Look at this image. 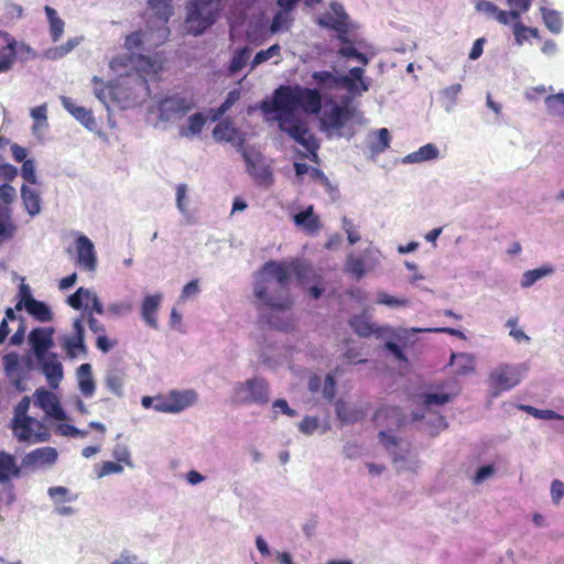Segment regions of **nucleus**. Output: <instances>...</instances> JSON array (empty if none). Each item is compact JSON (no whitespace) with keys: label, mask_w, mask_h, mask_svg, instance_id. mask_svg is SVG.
<instances>
[{"label":"nucleus","mask_w":564,"mask_h":564,"mask_svg":"<svg viewBox=\"0 0 564 564\" xmlns=\"http://www.w3.org/2000/svg\"><path fill=\"white\" fill-rule=\"evenodd\" d=\"M352 329L361 337H368L376 333L375 326L361 316H354L349 321Z\"/></svg>","instance_id":"nucleus-41"},{"label":"nucleus","mask_w":564,"mask_h":564,"mask_svg":"<svg viewBox=\"0 0 564 564\" xmlns=\"http://www.w3.org/2000/svg\"><path fill=\"white\" fill-rule=\"evenodd\" d=\"M58 434L63 436H70V437H85L87 435L86 431L79 430L75 427L74 425L64 423L59 424L57 426Z\"/></svg>","instance_id":"nucleus-56"},{"label":"nucleus","mask_w":564,"mask_h":564,"mask_svg":"<svg viewBox=\"0 0 564 564\" xmlns=\"http://www.w3.org/2000/svg\"><path fill=\"white\" fill-rule=\"evenodd\" d=\"M452 359L457 360V362L462 364L456 370V372L458 375H467V373L473 372L475 369L474 360L468 355H465V354L454 355L453 354Z\"/></svg>","instance_id":"nucleus-47"},{"label":"nucleus","mask_w":564,"mask_h":564,"mask_svg":"<svg viewBox=\"0 0 564 564\" xmlns=\"http://www.w3.org/2000/svg\"><path fill=\"white\" fill-rule=\"evenodd\" d=\"M242 158L247 166V172L252 176L256 184L263 187H270L273 182L271 167L263 162V156L254 150L242 149Z\"/></svg>","instance_id":"nucleus-6"},{"label":"nucleus","mask_w":564,"mask_h":564,"mask_svg":"<svg viewBox=\"0 0 564 564\" xmlns=\"http://www.w3.org/2000/svg\"><path fill=\"white\" fill-rule=\"evenodd\" d=\"M110 564H141L138 562V557L133 554H130L128 551H123L120 554V557L112 561Z\"/></svg>","instance_id":"nucleus-64"},{"label":"nucleus","mask_w":564,"mask_h":564,"mask_svg":"<svg viewBox=\"0 0 564 564\" xmlns=\"http://www.w3.org/2000/svg\"><path fill=\"white\" fill-rule=\"evenodd\" d=\"M94 84V93L96 97L102 102L107 104V100L110 96L111 89L108 85L104 83V80L97 76L93 77Z\"/></svg>","instance_id":"nucleus-46"},{"label":"nucleus","mask_w":564,"mask_h":564,"mask_svg":"<svg viewBox=\"0 0 564 564\" xmlns=\"http://www.w3.org/2000/svg\"><path fill=\"white\" fill-rule=\"evenodd\" d=\"M194 107L195 102L192 99L173 95L160 100L158 106L159 117L161 120L170 121L183 117Z\"/></svg>","instance_id":"nucleus-7"},{"label":"nucleus","mask_w":564,"mask_h":564,"mask_svg":"<svg viewBox=\"0 0 564 564\" xmlns=\"http://www.w3.org/2000/svg\"><path fill=\"white\" fill-rule=\"evenodd\" d=\"M299 85L278 87L271 100H262L260 109L265 113H279V117H294V112L299 110Z\"/></svg>","instance_id":"nucleus-3"},{"label":"nucleus","mask_w":564,"mask_h":564,"mask_svg":"<svg viewBox=\"0 0 564 564\" xmlns=\"http://www.w3.org/2000/svg\"><path fill=\"white\" fill-rule=\"evenodd\" d=\"M122 470L123 467L117 462H104L97 470V476L101 478L111 474H119Z\"/></svg>","instance_id":"nucleus-52"},{"label":"nucleus","mask_w":564,"mask_h":564,"mask_svg":"<svg viewBox=\"0 0 564 564\" xmlns=\"http://www.w3.org/2000/svg\"><path fill=\"white\" fill-rule=\"evenodd\" d=\"M237 134L238 129L228 119L220 120L213 129V137L217 142H232Z\"/></svg>","instance_id":"nucleus-28"},{"label":"nucleus","mask_w":564,"mask_h":564,"mask_svg":"<svg viewBox=\"0 0 564 564\" xmlns=\"http://www.w3.org/2000/svg\"><path fill=\"white\" fill-rule=\"evenodd\" d=\"M79 40L77 37L68 39L64 44L48 48L45 52V56L48 59H58L70 53L77 45Z\"/></svg>","instance_id":"nucleus-39"},{"label":"nucleus","mask_w":564,"mask_h":564,"mask_svg":"<svg viewBox=\"0 0 564 564\" xmlns=\"http://www.w3.org/2000/svg\"><path fill=\"white\" fill-rule=\"evenodd\" d=\"M318 24L321 26L336 31L338 33V40L341 43H349L347 37L348 23L343 21V18H336L332 13H326L324 17L319 18Z\"/></svg>","instance_id":"nucleus-23"},{"label":"nucleus","mask_w":564,"mask_h":564,"mask_svg":"<svg viewBox=\"0 0 564 564\" xmlns=\"http://www.w3.org/2000/svg\"><path fill=\"white\" fill-rule=\"evenodd\" d=\"M199 291L198 282L196 280L191 281L183 288L180 300L184 302L189 297L196 296Z\"/></svg>","instance_id":"nucleus-59"},{"label":"nucleus","mask_w":564,"mask_h":564,"mask_svg":"<svg viewBox=\"0 0 564 564\" xmlns=\"http://www.w3.org/2000/svg\"><path fill=\"white\" fill-rule=\"evenodd\" d=\"M438 156V149L432 144L427 143L421 147L417 151L408 154L404 159L406 163H419L427 160H433Z\"/></svg>","instance_id":"nucleus-32"},{"label":"nucleus","mask_w":564,"mask_h":564,"mask_svg":"<svg viewBox=\"0 0 564 564\" xmlns=\"http://www.w3.org/2000/svg\"><path fill=\"white\" fill-rule=\"evenodd\" d=\"M78 388L82 394L86 398L91 397L96 390V383L93 378V369L90 364H83L76 371Z\"/></svg>","instance_id":"nucleus-22"},{"label":"nucleus","mask_w":564,"mask_h":564,"mask_svg":"<svg viewBox=\"0 0 564 564\" xmlns=\"http://www.w3.org/2000/svg\"><path fill=\"white\" fill-rule=\"evenodd\" d=\"M220 1L195 0L192 2L186 18L188 32L198 35L209 28L219 14Z\"/></svg>","instance_id":"nucleus-2"},{"label":"nucleus","mask_w":564,"mask_h":564,"mask_svg":"<svg viewBox=\"0 0 564 564\" xmlns=\"http://www.w3.org/2000/svg\"><path fill=\"white\" fill-rule=\"evenodd\" d=\"M131 311V304L124 302L111 303L107 307V312L115 316H120Z\"/></svg>","instance_id":"nucleus-61"},{"label":"nucleus","mask_w":564,"mask_h":564,"mask_svg":"<svg viewBox=\"0 0 564 564\" xmlns=\"http://www.w3.org/2000/svg\"><path fill=\"white\" fill-rule=\"evenodd\" d=\"M37 360L41 364L42 371L46 377L48 384L52 388H57L63 379V366L57 359V355L54 352H48L42 358H37Z\"/></svg>","instance_id":"nucleus-11"},{"label":"nucleus","mask_w":564,"mask_h":564,"mask_svg":"<svg viewBox=\"0 0 564 564\" xmlns=\"http://www.w3.org/2000/svg\"><path fill=\"white\" fill-rule=\"evenodd\" d=\"M545 106L550 115L564 119V91L547 96Z\"/></svg>","instance_id":"nucleus-38"},{"label":"nucleus","mask_w":564,"mask_h":564,"mask_svg":"<svg viewBox=\"0 0 564 564\" xmlns=\"http://www.w3.org/2000/svg\"><path fill=\"white\" fill-rule=\"evenodd\" d=\"M62 104L64 108L82 124H84L88 129H93L96 124L93 111L76 105L70 98L63 97Z\"/></svg>","instance_id":"nucleus-20"},{"label":"nucleus","mask_w":564,"mask_h":564,"mask_svg":"<svg viewBox=\"0 0 564 564\" xmlns=\"http://www.w3.org/2000/svg\"><path fill=\"white\" fill-rule=\"evenodd\" d=\"M297 97L300 99L299 109L311 115L319 113L322 109V95L317 89L299 86Z\"/></svg>","instance_id":"nucleus-16"},{"label":"nucleus","mask_w":564,"mask_h":564,"mask_svg":"<svg viewBox=\"0 0 564 564\" xmlns=\"http://www.w3.org/2000/svg\"><path fill=\"white\" fill-rule=\"evenodd\" d=\"M57 459V451L54 447H40L28 453L22 463L25 467L53 465Z\"/></svg>","instance_id":"nucleus-18"},{"label":"nucleus","mask_w":564,"mask_h":564,"mask_svg":"<svg viewBox=\"0 0 564 564\" xmlns=\"http://www.w3.org/2000/svg\"><path fill=\"white\" fill-rule=\"evenodd\" d=\"M85 308L86 310H89V314L93 315V312L101 315L104 314L105 310H104V306L101 304V302L99 301L98 296L93 293L90 291V296L87 297V301L85 303Z\"/></svg>","instance_id":"nucleus-58"},{"label":"nucleus","mask_w":564,"mask_h":564,"mask_svg":"<svg viewBox=\"0 0 564 564\" xmlns=\"http://www.w3.org/2000/svg\"><path fill=\"white\" fill-rule=\"evenodd\" d=\"M335 408L337 417L343 423L351 424L359 422L365 417V413L361 409L350 408L345 401H337Z\"/></svg>","instance_id":"nucleus-27"},{"label":"nucleus","mask_w":564,"mask_h":564,"mask_svg":"<svg viewBox=\"0 0 564 564\" xmlns=\"http://www.w3.org/2000/svg\"><path fill=\"white\" fill-rule=\"evenodd\" d=\"M278 119L280 130L304 147L312 155L311 159L316 161L318 143L316 138L310 132L307 124L294 117H279Z\"/></svg>","instance_id":"nucleus-4"},{"label":"nucleus","mask_w":564,"mask_h":564,"mask_svg":"<svg viewBox=\"0 0 564 564\" xmlns=\"http://www.w3.org/2000/svg\"><path fill=\"white\" fill-rule=\"evenodd\" d=\"M281 46L279 44H273L267 50L259 51L252 62H251V68H256L258 65L267 62L273 56L280 55Z\"/></svg>","instance_id":"nucleus-42"},{"label":"nucleus","mask_w":564,"mask_h":564,"mask_svg":"<svg viewBox=\"0 0 564 564\" xmlns=\"http://www.w3.org/2000/svg\"><path fill=\"white\" fill-rule=\"evenodd\" d=\"M126 372L122 368L109 369L105 377L106 388L116 397H123Z\"/></svg>","instance_id":"nucleus-24"},{"label":"nucleus","mask_w":564,"mask_h":564,"mask_svg":"<svg viewBox=\"0 0 564 564\" xmlns=\"http://www.w3.org/2000/svg\"><path fill=\"white\" fill-rule=\"evenodd\" d=\"M293 17L291 12L279 10L274 13L271 25H270V32L271 33H278L282 30H290V28L293 24Z\"/></svg>","instance_id":"nucleus-35"},{"label":"nucleus","mask_w":564,"mask_h":564,"mask_svg":"<svg viewBox=\"0 0 564 564\" xmlns=\"http://www.w3.org/2000/svg\"><path fill=\"white\" fill-rule=\"evenodd\" d=\"M312 78L322 89L347 88L352 89V78L348 76H335L328 70L314 72Z\"/></svg>","instance_id":"nucleus-13"},{"label":"nucleus","mask_w":564,"mask_h":564,"mask_svg":"<svg viewBox=\"0 0 564 564\" xmlns=\"http://www.w3.org/2000/svg\"><path fill=\"white\" fill-rule=\"evenodd\" d=\"M142 36H143V34L140 31L130 33L129 35L126 36L124 46L129 51L140 50L142 47V43H143Z\"/></svg>","instance_id":"nucleus-54"},{"label":"nucleus","mask_w":564,"mask_h":564,"mask_svg":"<svg viewBox=\"0 0 564 564\" xmlns=\"http://www.w3.org/2000/svg\"><path fill=\"white\" fill-rule=\"evenodd\" d=\"M21 175L26 182L31 184L36 183L35 166L32 160H26L23 162L21 167Z\"/></svg>","instance_id":"nucleus-57"},{"label":"nucleus","mask_w":564,"mask_h":564,"mask_svg":"<svg viewBox=\"0 0 564 564\" xmlns=\"http://www.w3.org/2000/svg\"><path fill=\"white\" fill-rule=\"evenodd\" d=\"M14 197H15V189L13 186H11L7 183L0 185V199L3 203L10 204L13 202Z\"/></svg>","instance_id":"nucleus-62"},{"label":"nucleus","mask_w":564,"mask_h":564,"mask_svg":"<svg viewBox=\"0 0 564 564\" xmlns=\"http://www.w3.org/2000/svg\"><path fill=\"white\" fill-rule=\"evenodd\" d=\"M170 403L173 408H177V412L191 406L196 401V393L194 391H173L169 395Z\"/></svg>","instance_id":"nucleus-33"},{"label":"nucleus","mask_w":564,"mask_h":564,"mask_svg":"<svg viewBox=\"0 0 564 564\" xmlns=\"http://www.w3.org/2000/svg\"><path fill=\"white\" fill-rule=\"evenodd\" d=\"M240 98V91L234 89L228 93L225 101L216 109L210 110V120L218 121Z\"/></svg>","instance_id":"nucleus-34"},{"label":"nucleus","mask_w":564,"mask_h":564,"mask_svg":"<svg viewBox=\"0 0 564 564\" xmlns=\"http://www.w3.org/2000/svg\"><path fill=\"white\" fill-rule=\"evenodd\" d=\"M250 54H251V51L247 46L237 50L234 53L232 58L229 64V67H228L229 74L235 75L238 72H240L246 66V64L250 57Z\"/></svg>","instance_id":"nucleus-37"},{"label":"nucleus","mask_w":564,"mask_h":564,"mask_svg":"<svg viewBox=\"0 0 564 564\" xmlns=\"http://www.w3.org/2000/svg\"><path fill=\"white\" fill-rule=\"evenodd\" d=\"M451 401L448 393H422L419 395V402L425 406L432 404L442 405Z\"/></svg>","instance_id":"nucleus-43"},{"label":"nucleus","mask_w":564,"mask_h":564,"mask_svg":"<svg viewBox=\"0 0 564 564\" xmlns=\"http://www.w3.org/2000/svg\"><path fill=\"white\" fill-rule=\"evenodd\" d=\"M495 473V469L491 465H485V466H481L475 477H474V482L475 484H481L482 481H485L487 478H489L490 476H492Z\"/></svg>","instance_id":"nucleus-63"},{"label":"nucleus","mask_w":564,"mask_h":564,"mask_svg":"<svg viewBox=\"0 0 564 564\" xmlns=\"http://www.w3.org/2000/svg\"><path fill=\"white\" fill-rule=\"evenodd\" d=\"M294 224L303 228L308 235L317 234L322 227L319 216L314 214V206L310 205L305 210H302L293 216Z\"/></svg>","instance_id":"nucleus-19"},{"label":"nucleus","mask_w":564,"mask_h":564,"mask_svg":"<svg viewBox=\"0 0 564 564\" xmlns=\"http://www.w3.org/2000/svg\"><path fill=\"white\" fill-rule=\"evenodd\" d=\"M206 123V117L202 112H196L188 117L187 124L180 129V135L191 138L198 135Z\"/></svg>","instance_id":"nucleus-29"},{"label":"nucleus","mask_w":564,"mask_h":564,"mask_svg":"<svg viewBox=\"0 0 564 564\" xmlns=\"http://www.w3.org/2000/svg\"><path fill=\"white\" fill-rule=\"evenodd\" d=\"M517 318H510L507 321L506 326L510 328L509 335L517 341V343H529L530 337L521 329L517 328Z\"/></svg>","instance_id":"nucleus-50"},{"label":"nucleus","mask_w":564,"mask_h":564,"mask_svg":"<svg viewBox=\"0 0 564 564\" xmlns=\"http://www.w3.org/2000/svg\"><path fill=\"white\" fill-rule=\"evenodd\" d=\"M0 37L3 39L4 45L0 47V74L12 69L17 61L18 41L8 32L0 31Z\"/></svg>","instance_id":"nucleus-14"},{"label":"nucleus","mask_w":564,"mask_h":564,"mask_svg":"<svg viewBox=\"0 0 564 564\" xmlns=\"http://www.w3.org/2000/svg\"><path fill=\"white\" fill-rule=\"evenodd\" d=\"M232 401L237 404H267L269 402V384L263 378H252L239 382L234 388Z\"/></svg>","instance_id":"nucleus-5"},{"label":"nucleus","mask_w":564,"mask_h":564,"mask_svg":"<svg viewBox=\"0 0 564 564\" xmlns=\"http://www.w3.org/2000/svg\"><path fill=\"white\" fill-rule=\"evenodd\" d=\"M35 402L48 416L56 420L65 419V412L54 393L45 389L36 390Z\"/></svg>","instance_id":"nucleus-12"},{"label":"nucleus","mask_w":564,"mask_h":564,"mask_svg":"<svg viewBox=\"0 0 564 564\" xmlns=\"http://www.w3.org/2000/svg\"><path fill=\"white\" fill-rule=\"evenodd\" d=\"M347 270L357 279L365 274V262L359 257L349 256L347 259Z\"/></svg>","instance_id":"nucleus-48"},{"label":"nucleus","mask_w":564,"mask_h":564,"mask_svg":"<svg viewBox=\"0 0 564 564\" xmlns=\"http://www.w3.org/2000/svg\"><path fill=\"white\" fill-rule=\"evenodd\" d=\"M77 265L86 271H94L97 267V258L94 243L84 235L76 239Z\"/></svg>","instance_id":"nucleus-10"},{"label":"nucleus","mask_w":564,"mask_h":564,"mask_svg":"<svg viewBox=\"0 0 564 564\" xmlns=\"http://www.w3.org/2000/svg\"><path fill=\"white\" fill-rule=\"evenodd\" d=\"M376 303L387 305L389 307H404L409 305V301L406 299H398L386 292L378 293Z\"/></svg>","instance_id":"nucleus-45"},{"label":"nucleus","mask_w":564,"mask_h":564,"mask_svg":"<svg viewBox=\"0 0 564 564\" xmlns=\"http://www.w3.org/2000/svg\"><path fill=\"white\" fill-rule=\"evenodd\" d=\"M489 379L496 392L507 391L519 384L521 371L517 366L502 365L490 373Z\"/></svg>","instance_id":"nucleus-9"},{"label":"nucleus","mask_w":564,"mask_h":564,"mask_svg":"<svg viewBox=\"0 0 564 564\" xmlns=\"http://www.w3.org/2000/svg\"><path fill=\"white\" fill-rule=\"evenodd\" d=\"M44 11L50 23L51 39L53 42H57L63 35L65 23L52 7L45 6Z\"/></svg>","instance_id":"nucleus-30"},{"label":"nucleus","mask_w":564,"mask_h":564,"mask_svg":"<svg viewBox=\"0 0 564 564\" xmlns=\"http://www.w3.org/2000/svg\"><path fill=\"white\" fill-rule=\"evenodd\" d=\"M352 117L351 111L348 107L334 105L329 110H326L323 113L321 119L322 124L329 129L340 130L345 127L347 121H349Z\"/></svg>","instance_id":"nucleus-15"},{"label":"nucleus","mask_w":564,"mask_h":564,"mask_svg":"<svg viewBox=\"0 0 564 564\" xmlns=\"http://www.w3.org/2000/svg\"><path fill=\"white\" fill-rule=\"evenodd\" d=\"M33 425L42 429L43 425L34 417H13L11 427L14 437L20 442H46L50 438L47 432L34 434Z\"/></svg>","instance_id":"nucleus-8"},{"label":"nucleus","mask_w":564,"mask_h":564,"mask_svg":"<svg viewBox=\"0 0 564 564\" xmlns=\"http://www.w3.org/2000/svg\"><path fill=\"white\" fill-rule=\"evenodd\" d=\"M553 272V269L551 267H541L538 269L529 270L523 274L521 285L523 288H529L533 285L538 280L541 278L550 274Z\"/></svg>","instance_id":"nucleus-40"},{"label":"nucleus","mask_w":564,"mask_h":564,"mask_svg":"<svg viewBox=\"0 0 564 564\" xmlns=\"http://www.w3.org/2000/svg\"><path fill=\"white\" fill-rule=\"evenodd\" d=\"M391 141L390 132L387 128H381L377 131V143L373 145V150L377 152H383L389 148Z\"/></svg>","instance_id":"nucleus-51"},{"label":"nucleus","mask_w":564,"mask_h":564,"mask_svg":"<svg viewBox=\"0 0 564 564\" xmlns=\"http://www.w3.org/2000/svg\"><path fill=\"white\" fill-rule=\"evenodd\" d=\"M171 2H172V0H149L150 6L152 8L158 9L159 13L162 14V19H163L164 23L167 22V18L172 11Z\"/></svg>","instance_id":"nucleus-53"},{"label":"nucleus","mask_w":564,"mask_h":564,"mask_svg":"<svg viewBox=\"0 0 564 564\" xmlns=\"http://www.w3.org/2000/svg\"><path fill=\"white\" fill-rule=\"evenodd\" d=\"M494 17L499 23L508 25L512 20L516 22L519 21L520 12L518 10L512 9L510 11H505L498 8Z\"/></svg>","instance_id":"nucleus-49"},{"label":"nucleus","mask_w":564,"mask_h":564,"mask_svg":"<svg viewBox=\"0 0 564 564\" xmlns=\"http://www.w3.org/2000/svg\"><path fill=\"white\" fill-rule=\"evenodd\" d=\"M161 294L147 295L141 305V314L144 322L151 327L158 328L156 312L161 304Z\"/></svg>","instance_id":"nucleus-21"},{"label":"nucleus","mask_w":564,"mask_h":564,"mask_svg":"<svg viewBox=\"0 0 564 564\" xmlns=\"http://www.w3.org/2000/svg\"><path fill=\"white\" fill-rule=\"evenodd\" d=\"M23 308H25V311L32 317L41 323L51 322L53 319V313L51 308L44 302L37 301L35 299H28Z\"/></svg>","instance_id":"nucleus-25"},{"label":"nucleus","mask_w":564,"mask_h":564,"mask_svg":"<svg viewBox=\"0 0 564 564\" xmlns=\"http://www.w3.org/2000/svg\"><path fill=\"white\" fill-rule=\"evenodd\" d=\"M21 196L24 207L31 216H35L41 210V198L36 191L23 185L21 188Z\"/></svg>","instance_id":"nucleus-31"},{"label":"nucleus","mask_w":564,"mask_h":564,"mask_svg":"<svg viewBox=\"0 0 564 564\" xmlns=\"http://www.w3.org/2000/svg\"><path fill=\"white\" fill-rule=\"evenodd\" d=\"M63 348L69 358H76L78 355H86L87 352L84 339L75 336L66 337Z\"/></svg>","instance_id":"nucleus-36"},{"label":"nucleus","mask_w":564,"mask_h":564,"mask_svg":"<svg viewBox=\"0 0 564 564\" xmlns=\"http://www.w3.org/2000/svg\"><path fill=\"white\" fill-rule=\"evenodd\" d=\"M291 272L289 267L276 261L265 262L258 273L253 294L262 305L274 311H286L293 305L289 284Z\"/></svg>","instance_id":"nucleus-1"},{"label":"nucleus","mask_w":564,"mask_h":564,"mask_svg":"<svg viewBox=\"0 0 564 564\" xmlns=\"http://www.w3.org/2000/svg\"><path fill=\"white\" fill-rule=\"evenodd\" d=\"M20 475V467L13 455L0 453V482L9 481L12 477Z\"/></svg>","instance_id":"nucleus-26"},{"label":"nucleus","mask_w":564,"mask_h":564,"mask_svg":"<svg viewBox=\"0 0 564 564\" xmlns=\"http://www.w3.org/2000/svg\"><path fill=\"white\" fill-rule=\"evenodd\" d=\"M546 26L553 32L558 33L562 29V21L555 11H547L544 14Z\"/></svg>","instance_id":"nucleus-55"},{"label":"nucleus","mask_w":564,"mask_h":564,"mask_svg":"<svg viewBox=\"0 0 564 564\" xmlns=\"http://www.w3.org/2000/svg\"><path fill=\"white\" fill-rule=\"evenodd\" d=\"M563 496H564V484L558 479H554L551 484L552 501L555 505H558L561 499L563 498Z\"/></svg>","instance_id":"nucleus-60"},{"label":"nucleus","mask_w":564,"mask_h":564,"mask_svg":"<svg viewBox=\"0 0 564 564\" xmlns=\"http://www.w3.org/2000/svg\"><path fill=\"white\" fill-rule=\"evenodd\" d=\"M52 335L53 330L51 328H34L30 333L29 340L36 358H42L48 354L47 349L53 346Z\"/></svg>","instance_id":"nucleus-17"},{"label":"nucleus","mask_w":564,"mask_h":564,"mask_svg":"<svg viewBox=\"0 0 564 564\" xmlns=\"http://www.w3.org/2000/svg\"><path fill=\"white\" fill-rule=\"evenodd\" d=\"M88 296H90V290L79 288L75 293L67 297V304L74 310H80L85 306L84 302L86 303Z\"/></svg>","instance_id":"nucleus-44"}]
</instances>
